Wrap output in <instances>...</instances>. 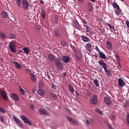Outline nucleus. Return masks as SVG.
<instances>
[{"mask_svg": "<svg viewBox=\"0 0 129 129\" xmlns=\"http://www.w3.org/2000/svg\"><path fill=\"white\" fill-rule=\"evenodd\" d=\"M86 123H87V124H89V121H88V120H86Z\"/></svg>", "mask_w": 129, "mask_h": 129, "instance_id": "56", "label": "nucleus"}, {"mask_svg": "<svg viewBox=\"0 0 129 129\" xmlns=\"http://www.w3.org/2000/svg\"><path fill=\"white\" fill-rule=\"evenodd\" d=\"M87 47L88 48H91L92 47L91 43H88V44H87Z\"/></svg>", "mask_w": 129, "mask_h": 129, "instance_id": "45", "label": "nucleus"}, {"mask_svg": "<svg viewBox=\"0 0 129 129\" xmlns=\"http://www.w3.org/2000/svg\"><path fill=\"white\" fill-rule=\"evenodd\" d=\"M0 121H1V122H5V120L4 119V116L0 115Z\"/></svg>", "mask_w": 129, "mask_h": 129, "instance_id": "41", "label": "nucleus"}, {"mask_svg": "<svg viewBox=\"0 0 129 129\" xmlns=\"http://www.w3.org/2000/svg\"><path fill=\"white\" fill-rule=\"evenodd\" d=\"M75 29H78V26L77 25L75 26Z\"/></svg>", "mask_w": 129, "mask_h": 129, "instance_id": "58", "label": "nucleus"}, {"mask_svg": "<svg viewBox=\"0 0 129 129\" xmlns=\"http://www.w3.org/2000/svg\"><path fill=\"white\" fill-rule=\"evenodd\" d=\"M21 6L22 7V9L24 10V11H27V10H29L30 3H29V1H28V0H22Z\"/></svg>", "mask_w": 129, "mask_h": 129, "instance_id": "1", "label": "nucleus"}, {"mask_svg": "<svg viewBox=\"0 0 129 129\" xmlns=\"http://www.w3.org/2000/svg\"><path fill=\"white\" fill-rule=\"evenodd\" d=\"M106 46L108 50H111L112 49V44L110 41H107L106 42Z\"/></svg>", "mask_w": 129, "mask_h": 129, "instance_id": "14", "label": "nucleus"}, {"mask_svg": "<svg viewBox=\"0 0 129 129\" xmlns=\"http://www.w3.org/2000/svg\"><path fill=\"white\" fill-rule=\"evenodd\" d=\"M76 95H77V96H79V93H78V92L77 91H76Z\"/></svg>", "mask_w": 129, "mask_h": 129, "instance_id": "55", "label": "nucleus"}, {"mask_svg": "<svg viewBox=\"0 0 129 129\" xmlns=\"http://www.w3.org/2000/svg\"><path fill=\"white\" fill-rule=\"evenodd\" d=\"M126 25L127 28H129V21L128 20H126Z\"/></svg>", "mask_w": 129, "mask_h": 129, "instance_id": "44", "label": "nucleus"}, {"mask_svg": "<svg viewBox=\"0 0 129 129\" xmlns=\"http://www.w3.org/2000/svg\"><path fill=\"white\" fill-rule=\"evenodd\" d=\"M15 5H16L18 8H21L22 7V0H15Z\"/></svg>", "mask_w": 129, "mask_h": 129, "instance_id": "16", "label": "nucleus"}, {"mask_svg": "<svg viewBox=\"0 0 129 129\" xmlns=\"http://www.w3.org/2000/svg\"><path fill=\"white\" fill-rule=\"evenodd\" d=\"M61 46H63V47H65L66 46H67V42L65 41H63L61 42Z\"/></svg>", "mask_w": 129, "mask_h": 129, "instance_id": "37", "label": "nucleus"}, {"mask_svg": "<svg viewBox=\"0 0 129 129\" xmlns=\"http://www.w3.org/2000/svg\"><path fill=\"white\" fill-rule=\"evenodd\" d=\"M9 49L12 53H16L17 52L16 44L13 41L10 42L9 44Z\"/></svg>", "mask_w": 129, "mask_h": 129, "instance_id": "2", "label": "nucleus"}, {"mask_svg": "<svg viewBox=\"0 0 129 129\" xmlns=\"http://www.w3.org/2000/svg\"><path fill=\"white\" fill-rule=\"evenodd\" d=\"M37 93L41 95V96H44L45 94V91L43 90H38Z\"/></svg>", "mask_w": 129, "mask_h": 129, "instance_id": "24", "label": "nucleus"}, {"mask_svg": "<svg viewBox=\"0 0 129 129\" xmlns=\"http://www.w3.org/2000/svg\"><path fill=\"white\" fill-rule=\"evenodd\" d=\"M118 86L119 87H123V86H125V82H124L121 78H119L118 80Z\"/></svg>", "mask_w": 129, "mask_h": 129, "instance_id": "6", "label": "nucleus"}, {"mask_svg": "<svg viewBox=\"0 0 129 129\" xmlns=\"http://www.w3.org/2000/svg\"><path fill=\"white\" fill-rule=\"evenodd\" d=\"M115 56V57L116 58V60H119V56L118 55V54H116Z\"/></svg>", "mask_w": 129, "mask_h": 129, "instance_id": "49", "label": "nucleus"}, {"mask_svg": "<svg viewBox=\"0 0 129 129\" xmlns=\"http://www.w3.org/2000/svg\"><path fill=\"white\" fill-rule=\"evenodd\" d=\"M51 96L53 97V98H56V95L53 93H51Z\"/></svg>", "mask_w": 129, "mask_h": 129, "instance_id": "47", "label": "nucleus"}, {"mask_svg": "<svg viewBox=\"0 0 129 129\" xmlns=\"http://www.w3.org/2000/svg\"><path fill=\"white\" fill-rule=\"evenodd\" d=\"M38 30H39V28H38Z\"/></svg>", "mask_w": 129, "mask_h": 129, "instance_id": "64", "label": "nucleus"}, {"mask_svg": "<svg viewBox=\"0 0 129 129\" xmlns=\"http://www.w3.org/2000/svg\"><path fill=\"white\" fill-rule=\"evenodd\" d=\"M19 91L20 92V93L21 94H22L23 95H25V90H24L21 87H20V88H19Z\"/></svg>", "mask_w": 129, "mask_h": 129, "instance_id": "36", "label": "nucleus"}, {"mask_svg": "<svg viewBox=\"0 0 129 129\" xmlns=\"http://www.w3.org/2000/svg\"><path fill=\"white\" fill-rule=\"evenodd\" d=\"M99 55L100 56V58H102V59H105L106 60H107V56L105 55V54L103 53L102 51H101L100 53H99Z\"/></svg>", "mask_w": 129, "mask_h": 129, "instance_id": "20", "label": "nucleus"}, {"mask_svg": "<svg viewBox=\"0 0 129 129\" xmlns=\"http://www.w3.org/2000/svg\"><path fill=\"white\" fill-rule=\"evenodd\" d=\"M93 82L97 87L99 86V81H98V80L95 79L94 80Z\"/></svg>", "mask_w": 129, "mask_h": 129, "instance_id": "33", "label": "nucleus"}, {"mask_svg": "<svg viewBox=\"0 0 129 129\" xmlns=\"http://www.w3.org/2000/svg\"><path fill=\"white\" fill-rule=\"evenodd\" d=\"M67 119H68V120L70 121V122H73V123L75 124L76 125H77V124H78V120H74L73 119V118L70 117H67Z\"/></svg>", "mask_w": 129, "mask_h": 129, "instance_id": "12", "label": "nucleus"}, {"mask_svg": "<svg viewBox=\"0 0 129 129\" xmlns=\"http://www.w3.org/2000/svg\"><path fill=\"white\" fill-rule=\"evenodd\" d=\"M10 37L11 39H15L16 38V35L14 34H11L10 35Z\"/></svg>", "mask_w": 129, "mask_h": 129, "instance_id": "40", "label": "nucleus"}, {"mask_svg": "<svg viewBox=\"0 0 129 129\" xmlns=\"http://www.w3.org/2000/svg\"><path fill=\"white\" fill-rule=\"evenodd\" d=\"M46 76H47V77L48 79H50L51 77H50V76L49 75V73H48V72L46 73Z\"/></svg>", "mask_w": 129, "mask_h": 129, "instance_id": "46", "label": "nucleus"}, {"mask_svg": "<svg viewBox=\"0 0 129 129\" xmlns=\"http://www.w3.org/2000/svg\"><path fill=\"white\" fill-rule=\"evenodd\" d=\"M95 111H96V112H97L98 113H99L100 114H101V115H102V114H103L101 111L98 109H95Z\"/></svg>", "mask_w": 129, "mask_h": 129, "instance_id": "38", "label": "nucleus"}, {"mask_svg": "<svg viewBox=\"0 0 129 129\" xmlns=\"http://www.w3.org/2000/svg\"><path fill=\"white\" fill-rule=\"evenodd\" d=\"M95 49H96L97 52H98V54L100 53L101 52V51H100V50H99V48H98V46H96Z\"/></svg>", "mask_w": 129, "mask_h": 129, "instance_id": "43", "label": "nucleus"}, {"mask_svg": "<svg viewBox=\"0 0 129 129\" xmlns=\"http://www.w3.org/2000/svg\"><path fill=\"white\" fill-rule=\"evenodd\" d=\"M105 72L106 73V74L108 76H109L110 74H111V70L109 69V68H106L104 70Z\"/></svg>", "mask_w": 129, "mask_h": 129, "instance_id": "22", "label": "nucleus"}, {"mask_svg": "<svg viewBox=\"0 0 129 129\" xmlns=\"http://www.w3.org/2000/svg\"><path fill=\"white\" fill-rule=\"evenodd\" d=\"M30 76L32 81H33V82H36L37 81V78H36V76H35V74L33 73H31L30 74Z\"/></svg>", "mask_w": 129, "mask_h": 129, "instance_id": "18", "label": "nucleus"}, {"mask_svg": "<svg viewBox=\"0 0 129 129\" xmlns=\"http://www.w3.org/2000/svg\"><path fill=\"white\" fill-rule=\"evenodd\" d=\"M11 98H13V100H14L15 101H19L20 100V99L19 98V96L15 93H12L11 95Z\"/></svg>", "mask_w": 129, "mask_h": 129, "instance_id": "9", "label": "nucleus"}, {"mask_svg": "<svg viewBox=\"0 0 129 129\" xmlns=\"http://www.w3.org/2000/svg\"><path fill=\"white\" fill-rule=\"evenodd\" d=\"M62 58L64 63H68L69 60H70V57L68 55H64Z\"/></svg>", "mask_w": 129, "mask_h": 129, "instance_id": "17", "label": "nucleus"}, {"mask_svg": "<svg viewBox=\"0 0 129 129\" xmlns=\"http://www.w3.org/2000/svg\"><path fill=\"white\" fill-rule=\"evenodd\" d=\"M40 14L42 19L45 20L46 19V11L43 9H41Z\"/></svg>", "mask_w": 129, "mask_h": 129, "instance_id": "13", "label": "nucleus"}, {"mask_svg": "<svg viewBox=\"0 0 129 129\" xmlns=\"http://www.w3.org/2000/svg\"><path fill=\"white\" fill-rule=\"evenodd\" d=\"M39 111L41 114H43V115H48V112L43 109H39Z\"/></svg>", "mask_w": 129, "mask_h": 129, "instance_id": "21", "label": "nucleus"}, {"mask_svg": "<svg viewBox=\"0 0 129 129\" xmlns=\"http://www.w3.org/2000/svg\"><path fill=\"white\" fill-rule=\"evenodd\" d=\"M54 35L57 38H60L61 37V34H60V32H59V31H55L54 32Z\"/></svg>", "mask_w": 129, "mask_h": 129, "instance_id": "30", "label": "nucleus"}, {"mask_svg": "<svg viewBox=\"0 0 129 129\" xmlns=\"http://www.w3.org/2000/svg\"><path fill=\"white\" fill-rule=\"evenodd\" d=\"M0 37H2V39H6L7 38L6 34L4 32H0Z\"/></svg>", "mask_w": 129, "mask_h": 129, "instance_id": "32", "label": "nucleus"}, {"mask_svg": "<svg viewBox=\"0 0 129 129\" xmlns=\"http://www.w3.org/2000/svg\"><path fill=\"white\" fill-rule=\"evenodd\" d=\"M48 58L49 60H50L51 61H54V59H55V57H54V56L52 54H49L48 55Z\"/></svg>", "mask_w": 129, "mask_h": 129, "instance_id": "29", "label": "nucleus"}, {"mask_svg": "<svg viewBox=\"0 0 129 129\" xmlns=\"http://www.w3.org/2000/svg\"><path fill=\"white\" fill-rule=\"evenodd\" d=\"M39 83L40 87H42V86H43V83H42V82H39Z\"/></svg>", "mask_w": 129, "mask_h": 129, "instance_id": "52", "label": "nucleus"}, {"mask_svg": "<svg viewBox=\"0 0 129 129\" xmlns=\"http://www.w3.org/2000/svg\"><path fill=\"white\" fill-rule=\"evenodd\" d=\"M121 2H124V0H120Z\"/></svg>", "mask_w": 129, "mask_h": 129, "instance_id": "63", "label": "nucleus"}, {"mask_svg": "<svg viewBox=\"0 0 129 129\" xmlns=\"http://www.w3.org/2000/svg\"><path fill=\"white\" fill-rule=\"evenodd\" d=\"M55 64L58 70H62L63 69V66L62 65V62L58 59L55 60Z\"/></svg>", "mask_w": 129, "mask_h": 129, "instance_id": "4", "label": "nucleus"}, {"mask_svg": "<svg viewBox=\"0 0 129 129\" xmlns=\"http://www.w3.org/2000/svg\"><path fill=\"white\" fill-rule=\"evenodd\" d=\"M82 22L84 24V26L85 27V28L87 30V32H90V27H89V26H88V25H87V22H86V21H85V20H84V19H82Z\"/></svg>", "mask_w": 129, "mask_h": 129, "instance_id": "7", "label": "nucleus"}, {"mask_svg": "<svg viewBox=\"0 0 129 129\" xmlns=\"http://www.w3.org/2000/svg\"><path fill=\"white\" fill-rule=\"evenodd\" d=\"M20 118L22 120L25 122V123H27V124H29V125H32L33 123H32V121L31 120H29V119L27 118L25 115H20Z\"/></svg>", "mask_w": 129, "mask_h": 129, "instance_id": "3", "label": "nucleus"}, {"mask_svg": "<svg viewBox=\"0 0 129 129\" xmlns=\"http://www.w3.org/2000/svg\"><path fill=\"white\" fill-rule=\"evenodd\" d=\"M25 71L26 72H27V73H30V72H31V71L28 69H25Z\"/></svg>", "mask_w": 129, "mask_h": 129, "instance_id": "50", "label": "nucleus"}, {"mask_svg": "<svg viewBox=\"0 0 129 129\" xmlns=\"http://www.w3.org/2000/svg\"><path fill=\"white\" fill-rule=\"evenodd\" d=\"M13 63L15 64V66H16V68H17V69H21V68H22V66L18 63V62L14 61Z\"/></svg>", "mask_w": 129, "mask_h": 129, "instance_id": "25", "label": "nucleus"}, {"mask_svg": "<svg viewBox=\"0 0 129 129\" xmlns=\"http://www.w3.org/2000/svg\"><path fill=\"white\" fill-rule=\"evenodd\" d=\"M104 101L105 103L108 105H110L111 104V100H110V99L107 97H105L104 98Z\"/></svg>", "mask_w": 129, "mask_h": 129, "instance_id": "11", "label": "nucleus"}, {"mask_svg": "<svg viewBox=\"0 0 129 129\" xmlns=\"http://www.w3.org/2000/svg\"><path fill=\"white\" fill-rule=\"evenodd\" d=\"M23 50L24 51V53H25L27 55H29V53L30 52V49L28 47H24L23 48Z\"/></svg>", "mask_w": 129, "mask_h": 129, "instance_id": "26", "label": "nucleus"}, {"mask_svg": "<svg viewBox=\"0 0 129 129\" xmlns=\"http://www.w3.org/2000/svg\"><path fill=\"white\" fill-rule=\"evenodd\" d=\"M77 58L78 59H80V58L79 57V56H78V55H77Z\"/></svg>", "mask_w": 129, "mask_h": 129, "instance_id": "60", "label": "nucleus"}, {"mask_svg": "<svg viewBox=\"0 0 129 129\" xmlns=\"http://www.w3.org/2000/svg\"><path fill=\"white\" fill-rule=\"evenodd\" d=\"M99 65H101V66L103 68L104 70L107 68V65L106 63H105L103 60H99L98 61Z\"/></svg>", "mask_w": 129, "mask_h": 129, "instance_id": "8", "label": "nucleus"}, {"mask_svg": "<svg viewBox=\"0 0 129 129\" xmlns=\"http://www.w3.org/2000/svg\"><path fill=\"white\" fill-rule=\"evenodd\" d=\"M112 6L114 9H116V10H117V9H119V6H118V5H117V4H116V3L113 2Z\"/></svg>", "mask_w": 129, "mask_h": 129, "instance_id": "31", "label": "nucleus"}, {"mask_svg": "<svg viewBox=\"0 0 129 129\" xmlns=\"http://www.w3.org/2000/svg\"><path fill=\"white\" fill-rule=\"evenodd\" d=\"M88 5V8L89 11V12H92L93 11V8L92 7V4H91L90 3L88 2L87 3Z\"/></svg>", "mask_w": 129, "mask_h": 129, "instance_id": "23", "label": "nucleus"}, {"mask_svg": "<svg viewBox=\"0 0 129 129\" xmlns=\"http://www.w3.org/2000/svg\"><path fill=\"white\" fill-rule=\"evenodd\" d=\"M69 88L70 91H71V92H72V93H73V92H74V88H73V87H72V85H71V84H69Z\"/></svg>", "mask_w": 129, "mask_h": 129, "instance_id": "34", "label": "nucleus"}, {"mask_svg": "<svg viewBox=\"0 0 129 129\" xmlns=\"http://www.w3.org/2000/svg\"><path fill=\"white\" fill-rule=\"evenodd\" d=\"M1 61H4V59H3V58H1Z\"/></svg>", "mask_w": 129, "mask_h": 129, "instance_id": "62", "label": "nucleus"}, {"mask_svg": "<svg viewBox=\"0 0 129 129\" xmlns=\"http://www.w3.org/2000/svg\"><path fill=\"white\" fill-rule=\"evenodd\" d=\"M78 2L80 4H82V3H84V0H78Z\"/></svg>", "mask_w": 129, "mask_h": 129, "instance_id": "51", "label": "nucleus"}, {"mask_svg": "<svg viewBox=\"0 0 129 129\" xmlns=\"http://www.w3.org/2000/svg\"><path fill=\"white\" fill-rule=\"evenodd\" d=\"M109 127L110 129H113V128H112V127H111L110 125H109Z\"/></svg>", "mask_w": 129, "mask_h": 129, "instance_id": "57", "label": "nucleus"}, {"mask_svg": "<svg viewBox=\"0 0 129 129\" xmlns=\"http://www.w3.org/2000/svg\"><path fill=\"white\" fill-rule=\"evenodd\" d=\"M81 38H82V40H83V42H87L90 41V39H89L88 37L85 36V35H82Z\"/></svg>", "mask_w": 129, "mask_h": 129, "instance_id": "19", "label": "nucleus"}, {"mask_svg": "<svg viewBox=\"0 0 129 129\" xmlns=\"http://www.w3.org/2000/svg\"><path fill=\"white\" fill-rule=\"evenodd\" d=\"M44 4H45V2H44V1L41 0L40 1V4L44 5Z\"/></svg>", "mask_w": 129, "mask_h": 129, "instance_id": "53", "label": "nucleus"}, {"mask_svg": "<svg viewBox=\"0 0 129 129\" xmlns=\"http://www.w3.org/2000/svg\"><path fill=\"white\" fill-rule=\"evenodd\" d=\"M0 112H2V113H6V110L0 107Z\"/></svg>", "mask_w": 129, "mask_h": 129, "instance_id": "42", "label": "nucleus"}, {"mask_svg": "<svg viewBox=\"0 0 129 129\" xmlns=\"http://www.w3.org/2000/svg\"><path fill=\"white\" fill-rule=\"evenodd\" d=\"M32 93H34V92H35V89H32Z\"/></svg>", "mask_w": 129, "mask_h": 129, "instance_id": "59", "label": "nucleus"}, {"mask_svg": "<svg viewBox=\"0 0 129 129\" xmlns=\"http://www.w3.org/2000/svg\"><path fill=\"white\" fill-rule=\"evenodd\" d=\"M58 18H56V22H58Z\"/></svg>", "mask_w": 129, "mask_h": 129, "instance_id": "61", "label": "nucleus"}, {"mask_svg": "<svg viewBox=\"0 0 129 129\" xmlns=\"http://www.w3.org/2000/svg\"><path fill=\"white\" fill-rule=\"evenodd\" d=\"M115 118V117L114 115L112 116V118H111V120H113V119H114Z\"/></svg>", "mask_w": 129, "mask_h": 129, "instance_id": "54", "label": "nucleus"}, {"mask_svg": "<svg viewBox=\"0 0 129 129\" xmlns=\"http://www.w3.org/2000/svg\"><path fill=\"white\" fill-rule=\"evenodd\" d=\"M13 119L16 122V123H17L18 124L20 125V126H21V127L23 126H22V121H21L20 120H19V119L18 118H17V117L14 116Z\"/></svg>", "mask_w": 129, "mask_h": 129, "instance_id": "15", "label": "nucleus"}, {"mask_svg": "<svg viewBox=\"0 0 129 129\" xmlns=\"http://www.w3.org/2000/svg\"><path fill=\"white\" fill-rule=\"evenodd\" d=\"M107 25L108 26L109 28H110V29H111L112 30H114V26H113V25L108 23Z\"/></svg>", "mask_w": 129, "mask_h": 129, "instance_id": "39", "label": "nucleus"}, {"mask_svg": "<svg viewBox=\"0 0 129 129\" xmlns=\"http://www.w3.org/2000/svg\"><path fill=\"white\" fill-rule=\"evenodd\" d=\"M1 16L4 19H7V18H8V13L6 12H4L1 14Z\"/></svg>", "mask_w": 129, "mask_h": 129, "instance_id": "28", "label": "nucleus"}, {"mask_svg": "<svg viewBox=\"0 0 129 129\" xmlns=\"http://www.w3.org/2000/svg\"><path fill=\"white\" fill-rule=\"evenodd\" d=\"M126 122L127 125L129 126V113H127L126 116Z\"/></svg>", "mask_w": 129, "mask_h": 129, "instance_id": "35", "label": "nucleus"}, {"mask_svg": "<svg viewBox=\"0 0 129 129\" xmlns=\"http://www.w3.org/2000/svg\"><path fill=\"white\" fill-rule=\"evenodd\" d=\"M116 15H118V16H119V15H121L122 12L121 10H120V8H118L115 10Z\"/></svg>", "mask_w": 129, "mask_h": 129, "instance_id": "27", "label": "nucleus"}, {"mask_svg": "<svg viewBox=\"0 0 129 129\" xmlns=\"http://www.w3.org/2000/svg\"><path fill=\"white\" fill-rule=\"evenodd\" d=\"M30 107L31 108V109L32 110H34V108H35V106L34 105H30Z\"/></svg>", "mask_w": 129, "mask_h": 129, "instance_id": "48", "label": "nucleus"}, {"mask_svg": "<svg viewBox=\"0 0 129 129\" xmlns=\"http://www.w3.org/2000/svg\"><path fill=\"white\" fill-rule=\"evenodd\" d=\"M1 96L4 98L5 100H8V96L7 95V93L4 90H1Z\"/></svg>", "mask_w": 129, "mask_h": 129, "instance_id": "10", "label": "nucleus"}, {"mask_svg": "<svg viewBox=\"0 0 129 129\" xmlns=\"http://www.w3.org/2000/svg\"><path fill=\"white\" fill-rule=\"evenodd\" d=\"M98 100V99L97 98V96L94 95L92 96L90 101L92 104H93L94 105H96V104H97Z\"/></svg>", "mask_w": 129, "mask_h": 129, "instance_id": "5", "label": "nucleus"}]
</instances>
